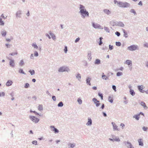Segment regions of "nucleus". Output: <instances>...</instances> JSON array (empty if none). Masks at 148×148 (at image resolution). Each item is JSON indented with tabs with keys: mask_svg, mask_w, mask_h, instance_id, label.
Returning <instances> with one entry per match:
<instances>
[{
	"mask_svg": "<svg viewBox=\"0 0 148 148\" xmlns=\"http://www.w3.org/2000/svg\"><path fill=\"white\" fill-rule=\"evenodd\" d=\"M114 2L115 4H116L120 8H128L130 6V4L127 2L118 1L116 0H114Z\"/></svg>",
	"mask_w": 148,
	"mask_h": 148,
	"instance_id": "obj_1",
	"label": "nucleus"
},
{
	"mask_svg": "<svg viewBox=\"0 0 148 148\" xmlns=\"http://www.w3.org/2000/svg\"><path fill=\"white\" fill-rule=\"evenodd\" d=\"M79 12L81 15V17L83 18H85L86 17H89V13L86 10L79 11Z\"/></svg>",
	"mask_w": 148,
	"mask_h": 148,
	"instance_id": "obj_2",
	"label": "nucleus"
},
{
	"mask_svg": "<svg viewBox=\"0 0 148 148\" xmlns=\"http://www.w3.org/2000/svg\"><path fill=\"white\" fill-rule=\"evenodd\" d=\"M69 71L70 69L69 67L66 66H63L60 67L58 70V71L59 72H68Z\"/></svg>",
	"mask_w": 148,
	"mask_h": 148,
	"instance_id": "obj_3",
	"label": "nucleus"
},
{
	"mask_svg": "<svg viewBox=\"0 0 148 148\" xmlns=\"http://www.w3.org/2000/svg\"><path fill=\"white\" fill-rule=\"evenodd\" d=\"M111 136L112 138H109V139L112 142H114V141H116V142L120 141V140L119 138L118 137L114 135H111Z\"/></svg>",
	"mask_w": 148,
	"mask_h": 148,
	"instance_id": "obj_4",
	"label": "nucleus"
},
{
	"mask_svg": "<svg viewBox=\"0 0 148 148\" xmlns=\"http://www.w3.org/2000/svg\"><path fill=\"white\" fill-rule=\"evenodd\" d=\"M127 49L129 50L133 51L135 50L136 49H138L139 48L137 45H133L128 47Z\"/></svg>",
	"mask_w": 148,
	"mask_h": 148,
	"instance_id": "obj_5",
	"label": "nucleus"
},
{
	"mask_svg": "<svg viewBox=\"0 0 148 148\" xmlns=\"http://www.w3.org/2000/svg\"><path fill=\"white\" fill-rule=\"evenodd\" d=\"M29 118L32 121L36 123H38L39 121V119L36 117L35 116H30Z\"/></svg>",
	"mask_w": 148,
	"mask_h": 148,
	"instance_id": "obj_6",
	"label": "nucleus"
},
{
	"mask_svg": "<svg viewBox=\"0 0 148 148\" xmlns=\"http://www.w3.org/2000/svg\"><path fill=\"white\" fill-rule=\"evenodd\" d=\"M123 143L128 148H134L131 143L128 141H125Z\"/></svg>",
	"mask_w": 148,
	"mask_h": 148,
	"instance_id": "obj_7",
	"label": "nucleus"
},
{
	"mask_svg": "<svg viewBox=\"0 0 148 148\" xmlns=\"http://www.w3.org/2000/svg\"><path fill=\"white\" fill-rule=\"evenodd\" d=\"M92 24L93 27L95 29L98 28L101 29H103V28L99 24L97 23L95 24L94 22H92Z\"/></svg>",
	"mask_w": 148,
	"mask_h": 148,
	"instance_id": "obj_8",
	"label": "nucleus"
},
{
	"mask_svg": "<svg viewBox=\"0 0 148 148\" xmlns=\"http://www.w3.org/2000/svg\"><path fill=\"white\" fill-rule=\"evenodd\" d=\"M92 101L96 104V106L97 107L99 106L100 105V103H99V101L97 100V99L95 98H94L92 99Z\"/></svg>",
	"mask_w": 148,
	"mask_h": 148,
	"instance_id": "obj_9",
	"label": "nucleus"
},
{
	"mask_svg": "<svg viewBox=\"0 0 148 148\" xmlns=\"http://www.w3.org/2000/svg\"><path fill=\"white\" fill-rule=\"evenodd\" d=\"M8 59L10 60V65L12 67H14L15 66V63H14V60H13L9 58H8Z\"/></svg>",
	"mask_w": 148,
	"mask_h": 148,
	"instance_id": "obj_10",
	"label": "nucleus"
},
{
	"mask_svg": "<svg viewBox=\"0 0 148 148\" xmlns=\"http://www.w3.org/2000/svg\"><path fill=\"white\" fill-rule=\"evenodd\" d=\"M22 14V11L21 10H18L16 13V17L17 18H21V15Z\"/></svg>",
	"mask_w": 148,
	"mask_h": 148,
	"instance_id": "obj_11",
	"label": "nucleus"
},
{
	"mask_svg": "<svg viewBox=\"0 0 148 148\" xmlns=\"http://www.w3.org/2000/svg\"><path fill=\"white\" fill-rule=\"evenodd\" d=\"M112 125L113 127V129L114 131H119V129L118 128V126L116 125L115 123H114V122H112Z\"/></svg>",
	"mask_w": 148,
	"mask_h": 148,
	"instance_id": "obj_12",
	"label": "nucleus"
},
{
	"mask_svg": "<svg viewBox=\"0 0 148 148\" xmlns=\"http://www.w3.org/2000/svg\"><path fill=\"white\" fill-rule=\"evenodd\" d=\"M125 63L129 66V67L131 66V69H132V63L131 60H127L125 61Z\"/></svg>",
	"mask_w": 148,
	"mask_h": 148,
	"instance_id": "obj_13",
	"label": "nucleus"
},
{
	"mask_svg": "<svg viewBox=\"0 0 148 148\" xmlns=\"http://www.w3.org/2000/svg\"><path fill=\"white\" fill-rule=\"evenodd\" d=\"M104 13L107 15H109L111 14V12L109 10L107 9H105L103 10Z\"/></svg>",
	"mask_w": 148,
	"mask_h": 148,
	"instance_id": "obj_14",
	"label": "nucleus"
},
{
	"mask_svg": "<svg viewBox=\"0 0 148 148\" xmlns=\"http://www.w3.org/2000/svg\"><path fill=\"white\" fill-rule=\"evenodd\" d=\"M88 121L86 123V125L88 126H90L92 125V120L91 118H88Z\"/></svg>",
	"mask_w": 148,
	"mask_h": 148,
	"instance_id": "obj_15",
	"label": "nucleus"
},
{
	"mask_svg": "<svg viewBox=\"0 0 148 148\" xmlns=\"http://www.w3.org/2000/svg\"><path fill=\"white\" fill-rule=\"evenodd\" d=\"M50 127L51 129L53 128V129L52 130V131H54V133H58L59 132V130L57 129V128L55 127L54 126H50Z\"/></svg>",
	"mask_w": 148,
	"mask_h": 148,
	"instance_id": "obj_16",
	"label": "nucleus"
},
{
	"mask_svg": "<svg viewBox=\"0 0 148 148\" xmlns=\"http://www.w3.org/2000/svg\"><path fill=\"white\" fill-rule=\"evenodd\" d=\"M116 26H118L121 27H124L125 26L124 24L122 22H116Z\"/></svg>",
	"mask_w": 148,
	"mask_h": 148,
	"instance_id": "obj_17",
	"label": "nucleus"
},
{
	"mask_svg": "<svg viewBox=\"0 0 148 148\" xmlns=\"http://www.w3.org/2000/svg\"><path fill=\"white\" fill-rule=\"evenodd\" d=\"M91 79L89 77H87L86 81V83L87 85H88L89 86L91 85V83H90V81Z\"/></svg>",
	"mask_w": 148,
	"mask_h": 148,
	"instance_id": "obj_18",
	"label": "nucleus"
},
{
	"mask_svg": "<svg viewBox=\"0 0 148 148\" xmlns=\"http://www.w3.org/2000/svg\"><path fill=\"white\" fill-rule=\"evenodd\" d=\"M139 103L143 107L144 109H147V106L145 103L144 102L141 101Z\"/></svg>",
	"mask_w": 148,
	"mask_h": 148,
	"instance_id": "obj_19",
	"label": "nucleus"
},
{
	"mask_svg": "<svg viewBox=\"0 0 148 148\" xmlns=\"http://www.w3.org/2000/svg\"><path fill=\"white\" fill-rule=\"evenodd\" d=\"M49 33L51 36L53 40H55L56 39V37L55 35L52 33L51 31H50L49 32Z\"/></svg>",
	"mask_w": 148,
	"mask_h": 148,
	"instance_id": "obj_20",
	"label": "nucleus"
},
{
	"mask_svg": "<svg viewBox=\"0 0 148 148\" xmlns=\"http://www.w3.org/2000/svg\"><path fill=\"white\" fill-rule=\"evenodd\" d=\"M13 83L12 81L10 80H8L6 84V86H9L11 85Z\"/></svg>",
	"mask_w": 148,
	"mask_h": 148,
	"instance_id": "obj_21",
	"label": "nucleus"
},
{
	"mask_svg": "<svg viewBox=\"0 0 148 148\" xmlns=\"http://www.w3.org/2000/svg\"><path fill=\"white\" fill-rule=\"evenodd\" d=\"M142 139H139L138 140V142L139 143V145L140 146H143V143Z\"/></svg>",
	"mask_w": 148,
	"mask_h": 148,
	"instance_id": "obj_22",
	"label": "nucleus"
},
{
	"mask_svg": "<svg viewBox=\"0 0 148 148\" xmlns=\"http://www.w3.org/2000/svg\"><path fill=\"white\" fill-rule=\"evenodd\" d=\"M79 10L80 11H83V10H86V9L85 8V7L83 5H82L81 4H80L79 5Z\"/></svg>",
	"mask_w": 148,
	"mask_h": 148,
	"instance_id": "obj_23",
	"label": "nucleus"
},
{
	"mask_svg": "<svg viewBox=\"0 0 148 148\" xmlns=\"http://www.w3.org/2000/svg\"><path fill=\"white\" fill-rule=\"evenodd\" d=\"M122 30L124 34L123 35L124 36L125 38H127L128 37L127 33L124 29H122Z\"/></svg>",
	"mask_w": 148,
	"mask_h": 148,
	"instance_id": "obj_24",
	"label": "nucleus"
},
{
	"mask_svg": "<svg viewBox=\"0 0 148 148\" xmlns=\"http://www.w3.org/2000/svg\"><path fill=\"white\" fill-rule=\"evenodd\" d=\"M1 34L3 36H5L7 34V32L4 30L1 31Z\"/></svg>",
	"mask_w": 148,
	"mask_h": 148,
	"instance_id": "obj_25",
	"label": "nucleus"
},
{
	"mask_svg": "<svg viewBox=\"0 0 148 148\" xmlns=\"http://www.w3.org/2000/svg\"><path fill=\"white\" fill-rule=\"evenodd\" d=\"M91 51H90L88 52V55H87V57L88 59L90 61L91 59H92V57L91 56Z\"/></svg>",
	"mask_w": 148,
	"mask_h": 148,
	"instance_id": "obj_26",
	"label": "nucleus"
},
{
	"mask_svg": "<svg viewBox=\"0 0 148 148\" xmlns=\"http://www.w3.org/2000/svg\"><path fill=\"white\" fill-rule=\"evenodd\" d=\"M101 63V61L99 59H96L95 62V64H99Z\"/></svg>",
	"mask_w": 148,
	"mask_h": 148,
	"instance_id": "obj_27",
	"label": "nucleus"
},
{
	"mask_svg": "<svg viewBox=\"0 0 148 148\" xmlns=\"http://www.w3.org/2000/svg\"><path fill=\"white\" fill-rule=\"evenodd\" d=\"M116 22L112 21H110V24L112 26H116Z\"/></svg>",
	"mask_w": 148,
	"mask_h": 148,
	"instance_id": "obj_28",
	"label": "nucleus"
},
{
	"mask_svg": "<svg viewBox=\"0 0 148 148\" xmlns=\"http://www.w3.org/2000/svg\"><path fill=\"white\" fill-rule=\"evenodd\" d=\"M138 90L140 92V91L144 89V87L143 85L138 86Z\"/></svg>",
	"mask_w": 148,
	"mask_h": 148,
	"instance_id": "obj_29",
	"label": "nucleus"
},
{
	"mask_svg": "<svg viewBox=\"0 0 148 148\" xmlns=\"http://www.w3.org/2000/svg\"><path fill=\"white\" fill-rule=\"evenodd\" d=\"M25 64V63L23 61V60H21L19 64V65L20 66H23Z\"/></svg>",
	"mask_w": 148,
	"mask_h": 148,
	"instance_id": "obj_30",
	"label": "nucleus"
},
{
	"mask_svg": "<svg viewBox=\"0 0 148 148\" xmlns=\"http://www.w3.org/2000/svg\"><path fill=\"white\" fill-rule=\"evenodd\" d=\"M68 145L70 146L71 148H73L75 146V144L70 143L68 144Z\"/></svg>",
	"mask_w": 148,
	"mask_h": 148,
	"instance_id": "obj_31",
	"label": "nucleus"
},
{
	"mask_svg": "<svg viewBox=\"0 0 148 148\" xmlns=\"http://www.w3.org/2000/svg\"><path fill=\"white\" fill-rule=\"evenodd\" d=\"M140 114H138L137 115H134L133 116V118H135L136 120H139L140 117Z\"/></svg>",
	"mask_w": 148,
	"mask_h": 148,
	"instance_id": "obj_32",
	"label": "nucleus"
},
{
	"mask_svg": "<svg viewBox=\"0 0 148 148\" xmlns=\"http://www.w3.org/2000/svg\"><path fill=\"white\" fill-rule=\"evenodd\" d=\"M130 94L133 96L135 95V92L134 90L132 89H130Z\"/></svg>",
	"mask_w": 148,
	"mask_h": 148,
	"instance_id": "obj_33",
	"label": "nucleus"
},
{
	"mask_svg": "<svg viewBox=\"0 0 148 148\" xmlns=\"http://www.w3.org/2000/svg\"><path fill=\"white\" fill-rule=\"evenodd\" d=\"M18 72L19 73H22L24 74V75H26V74L23 71L22 69H20L19 70H18Z\"/></svg>",
	"mask_w": 148,
	"mask_h": 148,
	"instance_id": "obj_34",
	"label": "nucleus"
},
{
	"mask_svg": "<svg viewBox=\"0 0 148 148\" xmlns=\"http://www.w3.org/2000/svg\"><path fill=\"white\" fill-rule=\"evenodd\" d=\"M76 76L77 78L79 81L80 79L81 78V75L79 73H78Z\"/></svg>",
	"mask_w": 148,
	"mask_h": 148,
	"instance_id": "obj_35",
	"label": "nucleus"
},
{
	"mask_svg": "<svg viewBox=\"0 0 148 148\" xmlns=\"http://www.w3.org/2000/svg\"><path fill=\"white\" fill-rule=\"evenodd\" d=\"M130 12L131 13H133L135 15H136L137 14L134 9H131L130 10Z\"/></svg>",
	"mask_w": 148,
	"mask_h": 148,
	"instance_id": "obj_36",
	"label": "nucleus"
},
{
	"mask_svg": "<svg viewBox=\"0 0 148 148\" xmlns=\"http://www.w3.org/2000/svg\"><path fill=\"white\" fill-rule=\"evenodd\" d=\"M29 72L32 75H34L35 73V71L34 70H30L29 71Z\"/></svg>",
	"mask_w": 148,
	"mask_h": 148,
	"instance_id": "obj_37",
	"label": "nucleus"
},
{
	"mask_svg": "<svg viewBox=\"0 0 148 148\" xmlns=\"http://www.w3.org/2000/svg\"><path fill=\"white\" fill-rule=\"evenodd\" d=\"M38 109L39 110H43L42 106V105H39L38 107Z\"/></svg>",
	"mask_w": 148,
	"mask_h": 148,
	"instance_id": "obj_38",
	"label": "nucleus"
},
{
	"mask_svg": "<svg viewBox=\"0 0 148 148\" xmlns=\"http://www.w3.org/2000/svg\"><path fill=\"white\" fill-rule=\"evenodd\" d=\"M104 30H105L106 32H107L108 33L110 32V30L109 28L108 27H104Z\"/></svg>",
	"mask_w": 148,
	"mask_h": 148,
	"instance_id": "obj_39",
	"label": "nucleus"
},
{
	"mask_svg": "<svg viewBox=\"0 0 148 148\" xmlns=\"http://www.w3.org/2000/svg\"><path fill=\"white\" fill-rule=\"evenodd\" d=\"M103 75H102V78L103 79H105V80H106L108 79V77L106 76L105 75H104V73H103Z\"/></svg>",
	"mask_w": 148,
	"mask_h": 148,
	"instance_id": "obj_40",
	"label": "nucleus"
},
{
	"mask_svg": "<svg viewBox=\"0 0 148 148\" xmlns=\"http://www.w3.org/2000/svg\"><path fill=\"white\" fill-rule=\"evenodd\" d=\"M63 106V104L62 101L60 102L58 105V107H62Z\"/></svg>",
	"mask_w": 148,
	"mask_h": 148,
	"instance_id": "obj_41",
	"label": "nucleus"
},
{
	"mask_svg": "<svg viewBox=\"0 0 148 148\" xmlns=\"http://www.w3.org/2000/svg\"><path fill=\"white\" fill-rule=\"evenodd\" d=\"M103 39V38L101 37H100L99 39L100 40V41H99V45H101V44L103 43V42L102 41V40Z\"/></svg>",
	"mask_w": 148,
	"mask_h": 148,
	"instance_id": "obj_42",
	"label": "nucleus"
},
{
	"mask_svg": "<svg viewBox=\"0 0 148 148\" xmlns=\"http://www.w3.org/2000/svg\"><path fill=\"white\" fill-rule=\"evenodd\" d=\"M77 101L79 104H81L82 103V100L80 98H78L77 99Z\"/></svg>",
	"mask_w": 148,
	"mask_h": 148,
	"instance_id": "obj_43",
	"label": "nucleus"
},
{
	"mask_svg": "<svg viewBox=\"0 0 148 148\" xmlns=\"http://www.w3.org/2000/svg\"><path fill=\"white\" fill-rule=\"evenodd\" d=\"M4 24V23L2 20V19L0 17V25H3Z\"/></svg>",
	"mask_w": 148,
	"mask_h": 148,
	"instance_id": "obj_44",
	"label": "nucleus"
},
{
	"mask_svg": "<svg viewBox=\"0 0 148 148\" xmlns=\"http://www.w3.org/2000/svg\"><path fill=\"white\" fill-rule=\"evenodd\" d=\"M116 45L118 46H120L121 45V43L119 42H116Z\"/></svg>",
	"mask_w": 148,
	"mask_h": 148,
	"instance_id": "obj_45",
	"label": "nucleus"
},
{
	"mask_svg": "<svg viewBox=\"0 0 148 148\" xmlns=\"http://www.w3.org/2000/svg\"><path fill=\"white\" fill-rule=\"evenodd\" d=\"M32 47H34V48L37 49L38 48V46L36 45L35 43H32Z\"/></svg>",
	"mask_w": 148,
	"mask_h": 148,
	"instance_id": "obj_46",
	"label": "nucleus"
},
{
	"mask_svg": "<svg viewBox=\"0 0 148 148\" xmlns=\"http://www.w3.org/2000/svg\"><path fill=\"white\" fill-rule=\"evenodd\" d=\"M98 95L101 97V100L103 99V95L101 93L99 92L98 93Z\"/></svg>",
	"mask_w": 148,
	"mask_h": 148,
	"instance_id": "obj_47",
	"label": "nucleus"
},
{
	"mask_svg": "<svg viewBox=\"0 0 148 148\" xmlns=\"http://www.w3.org/2000/svg\"><path fill=\"white\" fill-rule=\"evenodd\" d=\"M123 74L122 72H118L116 73V76H120Z\"/></svg>",
	"mask_w": 148,
	"mask_h": 148,
	"instance_id": "obj_48",
	"label": "nucleus"
},
{
	"mask_svg": "<svg viewBox=\"0 0 148 148\" xmlns=\"http://www.w3.org/2000/svg\"><path fill=\"white\" fill-rule=\"evenodd\" d=\"M30 112H33L34 113V114H35L36 115H39L40 116V115L37 112H36L35 111H33L32 110H30Z\"/></svg>",
	"mask_w": 148,
	"mask_h": 148,
	"instance_id": "obj_49",
	"label": "nucleus"
},
{
	"mask_svg": "<svg viewBox=\"0 0 148 148\" xmlns=\"http://www.w3.org/2000/svg\"><path fill=\"white\" fill-rule=\"evenodd\" d=\"M34 55L35 56L37 57L38 56V52L37 51H35L34 52Z\"/></svg>",
	"mask_w": 148,
	"mask_h": 148,
	"instance_id": "obj_50",
	"label": "nucleus"
},
{
	"mask_svg": "<svg viewBox=\"0 0 148 148\" xmlns=\"http://www.w3.org/2000/svg\"><path fill=\"white\" fill-rule=\"evenodd\" d=\"M18 54V53L17 52H16L15 53H10L9 54V55H11V56H14L15 55H17Z\"/></svg>",
	"mask_w": 148,
	"mask_h": 148,
	"instance_id": "obj_51",
	"label": "nucleus"
},
{
	"mask_svg": "<svg viewBox=\"0 0 148 148\" xmlns=\"http://www.w3.org/2000/svg\"><path fill=\"white\" fill-rule=\"evenodd\" d=\"M29 84L28 83H26L25 84V85L24 86V87L25 88H27L29 87Z\"/></svg>",
	"mask_w": 148,
	"mask_h": 148,
	"instance_id": "obj_52",
	"label": "nucleus"
},
{
	"mask_svg": "<svg viewBox=\"0 0 148 148\" xmlns=\"http://www.w3.org/2000/svg\"><path fill=\"white\" fill-rule=\"evenodd\" d=\"M67 46H66L64 47V51L65 53H66L67 51Z\"/></svg>",
	"mask_w": 148,
	"mask_h": 148,
	"instance_id": "obj_53",
	"label": "nucleus"
},
{
	"mask_svg": "<svg viewBox=\"0 0 148 148\" xmlns=\"http://www.w3.org/2000/svg\"><path fill=\"white\" fill-rule=\"evenodd\" d=\"M115 34L117 36L119 37L120 35V33L119 32H116L115 33Z\"/></svg>",
	"mask_w": 148,
	"mask_h": 148,
	"instance_id": "obj_54",
	"label": "nucleus"
},
{
	"mask_svg": "<svg viewBox=\"0 0 148 148\" xmlns=\"http://www.w3.org/2000/svg\"><path fill=\"white\" fill-rule=\"evenodd\" d=\"M5 93L3 92H2L1 93L0 92V97L4 96L5 95Z\"/></svg>",
	"mask_w": 148,
	"mask_h": 148,
	"instance_id": "obj_55",
	"label": "nucleus"
},
{
	"mask_svg": "<svg viewBox=\"0 0 148 148\" xmlns=\"http://www.w3.org/2000/svg\"><path fill=\"white\" fill-rule=\"evenodd\" d=\"M111 98V97L110 96H109L108 99L109 101L111 103H112L113 102V99H111L110 100V98Z\"/></svg>",
	"mask_w": 148,
	"mask_h": 148,
	"instance_id": "obj_56",
	"label": "nucleus"
},
{
	"mask_svg": "<svg viewBox=\"0 0 148 148\" xmlns=\"http://www.w3.org/2000/svg\"><path fill=\"white\" fill-rule=\"evenodd\" d=\"M113 49V46L110 45H109V49L110 50H112Z\"/></svg>",
	"mask_w": 148,
	"mask_h": 148,
	"instance_id": "obj_57",
	"label": "nucleus"
},
{
	"mask_svg": "<svg viewBox=\"0 0 148 148\" xmlns=\"http://www.w3.org/2000/svg\"><path fill=\"white\" fill-rule=\"evenodd\" d=\"M112 89L114 90L115 92L116 91V87L115 86L113 85L112 86Z\"/></svg>",
	"mask_w": 148,
	"mask_h": 148,
	"instance_id": "obj_58",
	"label": "nucleus"
},
{
	"mask_svg": "<svg viewBox=\"0 0 148 148\" xmlns=\"http://www.w3.org/2000/svg\"><path fill=\"white\" fill-rule=\"evenodd\" d=\"M37 141H36V140H34V141H33L32 142V143L33 144H34V145H37Z\"/></svg>",
	"mask_w": 148,
	"mask_h": 148,
	"instance_id": "obj_59",
	"label": "nucleus"
},
{
	"mask_svg": "<svg viewBox=\"0 0 148 148\" xmlns=\"http://www.w3.org/2000/svg\"><path fill=\"white\" fill-rule=\"evenodd\" d=\"M52 99L55 101L56 100V97L55 96H52Z\"/></svg>",
	"mask_w": 148,
	"mask_h": 148,
	"instance_id": "obj_60",
	"label": "nucleus"
},
{
	"mask_svg": "<svg viewBox=\"0 0 148 148\" xmlns=\"http://www.w3.org/2000/svg\"><path fill=\"white\" fill-rule=\"evenodd\" d=\"M143 130L144 131H146L147 130L148 128L147 127H143Z\"/></svg>",
	"mask_w": 148,
	"mask_h": 148,
	"instance_id": "obj_61",
	"label": "nucleus"
},
{
	"mask_svg": "<svg viewBox=\"0 0 148 148\" xmlns=\"http://www.w3.org/2000/svg\"><path fill=\"white\" fill-rule=\"evenodd\" d=\"M5 45L7 48H10V47L11 46V45L9 44H5Z\"/></svg>",
	"mask_w": 148,
	"mask_h": 148,
	"instance_id": "obj_62",
	"label": "nucleus"
},
{
	"mask_svg": "<svg viewBox=\"0 0 148 148\" xmlns=\"http://www.w3.org/2000/svg\"><path fill=\"white\" fill-rule=\"evenodd\" d=\"M80 38L79 37H78V38H77L75 40V43H77L80 40Z\"/></svg>",
	"mask_w": 148,
	"mask_h": 148,
	"instance_id": "obj_63",
	"label": "nucleus"
},
{
	"mask_svg": "<svg viewBox=\"0 0 148 148\" xmlns=\"http://www.w3.org/2000/svg\"><path fill=\"white\" fill-rule=\"evenodd\" d=\"M144 46L145 47H146L148 48V43H147L145 44L144 45Z\"/></svg>",
	"mask_w": 148,
	"mask_h": 148,
	"instance_id": "obj_64",
	"label": "nucleus"
}]
</instances>
